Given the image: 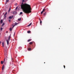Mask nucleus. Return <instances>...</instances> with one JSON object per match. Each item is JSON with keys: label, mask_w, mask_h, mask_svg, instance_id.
I'll use <instances>...</instances> for the list:
<instances>
[{"label": "nucleus", "mask_w": 74, "mask_h": 74, "mask_svg": "<svg viewBox=\"0 0 74 74\" xmlns=\"http://www.w3.org/2000/svg\"><path fill=\"white\" fill-rule=\"evenodd\" d=\"M1 63L2 64H3V61H1Z\"/></svg>", "instance_id": "23"}, {"label": "nucleus", "mask_w": 74, "mask_h": 74, "mask_svg": "<svg viewBox=\"0 0 74 74\" xmlns=\"http://www.w3.org/2000/svg\"><path fill=\"white\" fill-rule=\"evenodd\" d=\"M17 9H18V7H16V10H17Z\"/></svg>", "instance_id": "31"}, {"label": "nucleus", "mask_w": 74, "mask_h": 74, "mask_svg": "<svg viewBox=\"0 0 74 74\" xmlns=\"http://www.w3.org/2000/svg\"><path fill=\"white\" fill-rule=\"evenodd\" d=\"M21 8L23 12L26 14L31 13V12H32L31 10L30 5L26 3L23 4V2H22L21 5Z\"/></svg>", "instance_id": "1"}, {"label": "nucleus", "mask_w": 74, "mask_h": 74, "mask_svg": "<svg viewBox=\"0 0 74 74\" xmlns=\"http://www.w3.org/2000/svg\"><path fill=\"white\" fill-rule=\"evenodd\" d=\"M10 37H11V36H10L8 37V41H10Z\"/></svg>", "instance_id": "14"}, {"label": "nucleus", "mask_w": 74, "mask_h": 74, "mask_svg": "<svg viewBox=\"0 0 74 74\" xmlns=\"http://www.w3.org/2000/svg\"><path fill=\"white\" fill-rule=\"evenodd\" d=\"M9 1V0H6V2H8Z\"/></svg>", "instance_id": "29"}, {"label": "nucleus", "mask_w": 74, "mask_h": 74, "mask_svg": "<svg viewBox=\"0 0 74 74\" xmlns=\"http://www.w3.org/2000/svg\"><path fill=\"white\" fill-rule=\"evenodd\" d=\"M28 49V51H30V50H31V48H29Z\"/></svg>", "instance_id": "19"}, {"label": "nucleus", "mask_w": 74, "mask_h": 74, "mask_svg": "<svg viewBox=\"0 0 74 74\" xmlns=\"http://www.w3.org/2000/svg\"><path fill=\"white\" fill-rule=\"evenodd\" d=\"M12 28H10V31H12Z\"/></svg>", "instance_id": "13"}, {"label": "nucleus", "mask_w": 74, "mask_h": 74, "mask_svg": "<svg viewBox=\"0 0 74 74\" xmlns=\"http://www.w3.org/2000/svg\"><path fill=\"white\" fill-rule=\"evenodd\" d=\"M31 40H32L31 39H29L28 40L27 42H30V41Z\"/></svg>", "instance_id": "8"}, {"label": "nucleus", "mask_w": 74, "mask_h": 74, "mask_svg": "<svg viewBox=\"0 0 74 74\" xmlns=\"http://www.w3.org/2000/svg\"><path fill=\"white\" fill-rule=\"evenodd\" d=\"M8 31L6 32V33H8Z\"/></svg>", "instance_id": "36"}, {"label": "nucleus", "mask_w": 74, "mask_h": 74, "mask_svg": "<svg viewBox=\"0 0 74 74\" xmlns=\"http://www.w3.org/2000/svg\"><path fill=\"white\" fill-rule=\"evenodd\" d=\"M14 35H15V34H14Z\"/></svg>", "instance_id": "38"}, {"label": "nucleus", "mask_w": 74, "mask_h": 74, "mask_svg": "<svg viewBox=\"0 0 74 74\" xmlns=\"http://www.w3.org/2000/svg\"><path fill=\"white\" fill-rule=\"evenodd\" d=\"M44 63H45V62Z\"/></svg>", "instance_id": "37"}, {"label": "nucleus", "mask_w": 74, "mask_h": 74, "mask_svg": "<svg viewBox=\"0 0 74 74\" xmlns=\"http://www.w3.org/2000/svg\"><path fill=\"white\" fill-rule=\"evenodd\" d=\"M6 61H5V58H4V61H3V63H4L5 64L6 63Z\"/></svg>", "instance_id": "7"}, {"label": "nucleus", "mask_w": 74, "mask_h": 74, "mask_svg": "<svg viewBox=\"0 0 74 74\" xmlns=\"http://www.w3.org/2000/svg\"><path fill=\"white\" fill-rule=\"evenodd\" d=\"M11 11V7L9 9L8 11V12H9L10 11Z\"/></svg>", "instance_id": "15"}, {"label": "nucleus", "mask_w": 74, "mask_h": 74, "mask_svg": "<svg viewBox=\"0 0 74 74\" xmlns=\"http://www.w3.org/2000/svg\"><path fill=\"white\" fill-rule=\"evenodd\" d=\"M4 18H5L6 17V15H5V14H4Z\"/></svg>", "instance_id": "28"}, {"label": "nucleus", "mask_w": 74, "mask_h": 74, "mask_svg": "<svg viewBox=\"0 0 74 74\" xmlns=\"http://www.w3.org/2000/svg\"><path fill=\"white\" fill-rule=\"evenodd\" d=\"M15 26V25H14L13 26V27H12V29H13V27H14V26Z\"/></svg>", "instance_id": "33"}, {"label": "nucleus", "mask_w": 74, "mask_h": 74, "mask_svg": "<svg viewBox=\"0 0 74 74\" xmlns=\"http://www.w3.org/2000/svg\"><path fill=\"white\" fill-rule=\"evenodd\" d=\"M1 23H3V20H1L0 22Z\"/></svg>", "instance_id": "18"}, {"label": "nucleus", "mask_w": 74, "mask_h": 74, "mask_svg": "<svg viewBox=\"0 0 74 74\" xmlns=\"http://www.w3.org/2000/svg\"><path fill=\"white\" fill-rule=\"evenodd\" d=\"M13 14H16V11H14L13 13Z\"/></svg>", "instance_id": "9"}, {"label": "nucleus", "mask_w": 74, "mask_h": 74, "mask_svg": "<svg viewBox=\"0 0 74 74\" xmlns=\"http://www.w3.org/2000/svg\"><path fill=\"white\" fill-rule=\"evenodd\" d=\"M18 23H16V22H15L14 25H15V26H16V25H18Z\"/></svg>", "instance_id": "16"}, {"label": "nucleus", "mask_w": 74, "mask_h": 74, "mask_svg": "<svg viewBox=\"0 0 74 74\" xmlns=\"http://www.w3.org/2000/svg\"><path fill=\"white\" fill-rule=\"evenodd\" d=\"M32 23H31L30 24H29L28 25V26H31L32 25Z\"/></svg>", "instance_id": "10"}, {"label": "nucleus", "mask_w": 74, "mask_h": 74, "mask_svg": "<svg viewBox=\"0 0 74 74\" xmlns=\"http://www.w3.org/2000/svg\"><path fill=\"white\" fill-rule=\"evenodd\" d=\"M4 65H3L2 67V70H4Z\"/></svg>", "instance_id": "6"}, {"label": "nucleus", "mask_w": 74, "mask_h": 74, "mask_svg": "<svg viewBox=\"0 0 74 74\" xmlns=\"http://www.w3.org/2000/svg\"><path fill=\"white\" fill-rule=\"evenodd\" d=\"M2 45L3 47H4V41L2 43Z\"/></svg>", "instance_id": "4"}, {"label": "nucleus", "mask_w": 74, "mask_h": 74, "mask_svg": "<svg viewBox=\"0 0 74 74\" xmlns=\"http://www.w3.org/2000/svg\"><path fill=\"white\" fill-rule=\"evenodd\" d=\"M29 44H33V42H30L29 43Z\"/></svg>", "instance_id": "20"}, {"label": "nucleus", "mask_w": 74, "mask_h": 74, "mask_svg": "<svg viewBox=\"0 0 74 74\" xmlns=\"http://www.w3.org/2000/svg\"><path fill=\"white\" fill-rule=\"evenodd\" d=\"M2 30H3V28L1 27V31Z\"/></svg>", "instance_id": "26"}, {"label": "nucleus", "mask_w": 74, "mask_h": 74, "mask_svg": "<svg viewBox=\"0 0 74 74\" xmlns=\"http://www.w3.org/2000/svg\"><path fill=\"white\" fill-rule=\"evenodd\" d=\"M18 21H20L21 20V18H18Z\"/></svg>", "instance_id": "25"}, {"label": "nucleus", "mask_w": 74, "mask_h": 74, "mask_svg": "<svg viewBox=\"0 0 74 74\" xmlns=\"http://www.w3.org/2000/svg\"><path fill=\"white\" fill-rule=\"evenodd\" d=\"M23 14V13L22 12H21L20 13V15H22V14Z\"/></svg>", "instance_id": "24"}, {"label": "nucleus", "mask_w": 74, "mask_h": 74, "mask_svg": "<svg viewBox=\"0 0 74 74\" xmlns=\"http://www.w3.org/2000/svg\"><path fill=\"white\" fill-rule=\"evenodd\" d=\"M27 33H31V31H29L27 32Z\"/></svg>", "instance_id": "12"}, {"label": "nucleus", "mask_w": 74, "mask_h": 74, "mask_svg": "<svg viewBox=\"0 0 74 74\" xmlns=\"http://www.w3.org/2000/svg\"><path fill=\"white\" fill-rule=\"evenodd\" d=\"M14 17V16L12 15L11 16H10L9 17V19H12V18H13Z\"/></svg>", "instance_id": "3"}, {"label": "nucleus", "mask_w": 74, "mask_h": 74, "mask_svg": "<svg viewBox=\"0 0 74 74\" xmlns=\"http://www.w3.org/2000/svg\"><path fill=\"white\" fill-rule=\"evenodd\" d=\"M1 41H0V44H1Z\"/></svg>", "instance_id": "35"}, {"label": "nucleus", "mask_w": 74, "mask_h": 74, "mask_svg": "<svg viewBox=\"0 0 74 74\" xmlns=\"http://www.w3.org/2000/svg\"><path fill=\"white\" fill-rule=\"evenodd\" d=\"M9 22H11V20H9Z\"/></svg>", "instance_id": "34"}, {"label": "nucleus", "mask_w": 74, "mask_h": 74, "mask_svg": "<svg viewBox=\"0 0 74 74\" xmlns=\"http://www.w3.org/2000/svg\"><path fill=\"white\" fill-rule=\"evenodd\" d=\"M64 69H65V65H64Z\"/></svg>", "instance_id": "32"}, {"label": "nucleus", "mask_w": 74, "mask_h": 74, "mask_svg": "<svg viewBox=\"0 0 74 74\" xmlns=\"http://www.w3.org/2000/svg\"><path fill=\"white\" fill-rule=\"evenodd\" d=\"M25 1V0H22V2H24Z\"/></svg>", "instance_id": "30"}, {"label": "nucleus", "mask_w": 74, "mask_h": 74, "mask_svg": "<svg viewBox=\"0 0 74 74\" xmlns=\"http://www.w3.org/2000/svg\"><path fill=\"white\" fill-rule=\"evenodd\" d=\"M6 41H7V44L8 45H9V42L10 41H9L8 40H6Z\"/></svg>", "instance_id": "5"}, {"label": "nucleus", "mask_w": 74, "mask_h": 74, "mask_svg": "<svg viewBox=\"0 0 74 74\" xmlns=\"http://www.w3.org/2000/svg\"><path fill=\"white\" fill-rule=\"evenodd\" d=\"M7 14V12H6L5 14H4V15H6Z\"/></svg>", "instance_id": "27"}, {"label": "nucleus", "mask_w": 74, "mask_h": 74, "mask_svg": "<svg viewBox=\"0 0 74 74\" xmlns=\"http://www.w3.org/2000/svg\"><path fill=\"white\" fill-rule=\"evenodd\" d=\"M4 25H5V23H3V24L2 25V26H4Z\"/></svg>", "instance_id": "22"}, {"label": "nucleus", "mask_w": 74, "mask_h": 74, "mask_svg": "<svg viewBox=\"0 0 74 74\" xmlns=\"http://www.w3.org/2000/svg\"><path fill=\"white\" fill-rule=\"evenodd\" d=\"M44 11H45V9L44 8L42 11L41 12V14H42V13H43Z\"/></svg>", "instance_id": "2"}, {"label": "nucleus", "mask_w": 74, "mask_h": 74, "mask_svg": "<svg viewBox=\"0 0 74 74\" xmlns=\"http://www.w3.org/2000/svg\"><path fill=\"white\" fill-rule=\"evenodd\" d=\"M43 15L44 16H45L46 15V12L43 13Z\"/></svg>", "instance_id": "17"}, {"label": "nucleus", "mask_w": 74, "mask_h": 74, "mask_svg": "<svg viewBox=\"0 0 74 74\" xmlns=\"http://www.w3.org/2000/svg\"><path fill=\"white\" fill-rule=\"evenodd\" d=\"M6 53H7V52H6V51H5L4 54L5 55H7V54Z\"/></svg>", "instance_id": "21"}, {"label": "nucleus", "mask_w": 74, "mask_h": 74, "mask_svg": "<svg viewBox=\"0 0 74 74\" xmlns=\"http://www.w3.org/2000/svg\"><path fill=\"white\" fill-rule=\"evenodd\" d=\"M39 20L40 21V24H41V23H42V21H41V19H39Z\"/></svg>", "instance_id": "11"}]
</instances>
